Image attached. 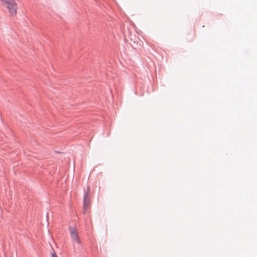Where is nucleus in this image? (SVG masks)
<instances>
[{
  "label": "nucleus",
  "instance_id": "nucleus-1",
  "mask_svg": "<svg viewBox=\"0 0 257 257\" xmlns=\"http://www.w3.org/2000/svg\"><path fill=\"white\" fill-rule=\"evenodd\" d=\"M8 10L10 16L12 17L15 16L17 14V4L15 0L11 1L10 4H8L5 6Z\"/></svg>",
  "mask_w": 257,
  "mask_h": 257
},
{
  "label": "nucleus",
  "instance_id": "nucleus-2",
  "mask_svg": "<svg viewBox=\"0 0 257 257\" xmlns=\"http://www.w3.org/2000/svg\"><path fill=\"white\" fill-rule=\"evenodd\" d=\"M71 236L74 241H75L78 244L81 243V240L79 237L78 232L76 229L73 227H70L69 228Z\"/></svg>",
  "mask_w": 257,
  "mask_h": 257
},
{
  "label": "nucleus",
  "instance_id": "nucleus-3",
  "mask_svg": "<svg viewBox=\"0 0 257 257\" xmlns=\"http://www.w3.org/2000/svg\"><path fill=\"white\" fill-rule=\"evenodd\" d=\"M90 203V199L89 197L88 193H86L84 196V201H83V209L84 211L85 212L89 205Z\"/></svg>",
  "mask_w": 257,
  "mask_h": 257
},
{
  "label": "nucleus",
  "instance_id": "nucleus-4",
  "mask_svg": "<svg viewBox=\"0 0 257 257\" xmlns=\"http://www.w3.org/2000/svg\"><path fill=\"white\" fill-rule=\"evenodd\" d=\"M52 257H58V256L54 253L52 254Z\"/></svg>",
  "mask_w": 257,
  "mask_h": 257
}]
</instances>
